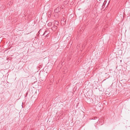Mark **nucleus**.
Instances as JSON below:
<instances>
[{"mask_svg": "<svg viewBox=\"0 0 130 130\" xmlns=\"http://www.w3.org/2000/svg\"><path fill=\"white\" fill-rule=\"evenodd\" d=\"M61 10V8L60 7H58L54 10V12L56 13H58Z\"/></svg>", "mask_w": 130, "mask_h": 130, "instance_id": "f257e3e1", "label": "nucleus"}, {"mask_svg": "<svg viewBox=\"0 0 130 130\" xmlns=\"http://www.w3.org/2000/svg\"><path fill=\"white\" fill-rule=\"evenodd\" d=\"M13 1H10L9 3V5H11L13 3Z\"/></svg>", "mask_w": 130, "mask_h": 130, "instance_id": "f03ea898", "label": "nucleus"}, {"mask_svg": "<svg viewBox=\"0 0 130 130\" xmlns=\"http://www.w3.org/2000/svg\"><path fill=\"white\" fill-rule=\"evenodd\" d=\"M48 26H50L52 25V23L51 22H50L47 24Z\"/></svg>", "mask_w": 130, "mask_h": 130, "instance_id": "7ed1b4c3", "label": "nucleus"}, {"mask_svg": "<svg viewBox=\"0 0 130 130\" xmlns=\"http://www.w3.org/2000/svg\"><path fill=\"white\" fill-rule=\"evenodd\" d=\"M47 32V31H45V32H44V33L43 34V35H44L45 34H46V32Z\"/></svg>", "mask_w": 130, "mask_h": 130, "instance_id": "20e7f679", "label": "nucleus"}, {"mask_svg": "<svg viewBox=\"0 0 130 130\" xmlns=\"http://www.w3.org/2000/svg\"><path fill=\"white\" fill-rule=\"evenodd\" d=\"M97 118L96 117H94V118H93V119H96Z\"/></svg>", "mask_w": 130, "mask_h": 130, "instance_id": "39448f33", "label": "nucleus"}, {"mask_svg": "<svg viewBox=\"0 0 130 130\" xmlns=\"http://www.w3.org/2000/svg\"><path fill=\"white\" fill-rule=\"evenodd\" d=\"M71 41L70 42V43H70H70H71V45L72 43V42H71Z\"/></svg>", "mask_w": 130, "mask_h": 130, "instance_id": "423d86ee", "label": "nucleus"}, {"mask_svg": "<svg viewBox=\"0 0 130 130\" xmlns=\"http://www.w3.org/2000/svg\"><path fill=\"white\" fill-rule=\"evenodd\" d=\"M99 121L100 122V121L99 120Z\"/></svg>", "mask_w": 130, "mask_h": 130, "instance_id": "0eeeda50", "label": "nucleus"}, {"mask_svg": "<svg viewBox=\"0 0 130 130\" xmlns=\"http://www.w3.org/2000/svg\"><path fill=\"white\" fill-rule=\"evenodd\" d=\"M48 33H47V35H48Z\"/></svg>", "mask_w": 130, "mask_h": 130, "instance_id": "6e6552de", "label": "nucleus"}]
</instances>
